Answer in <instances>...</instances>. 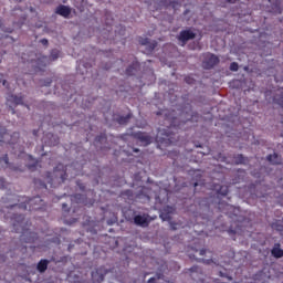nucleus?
Here are the masks:
<instances>
[{
	"mask_svg": "<svg viewBox=\"0 0 283 283\" xmlns=\"http://www.w3.org/2000/svg\"><path fill=\"white\" fill-rule=\"evenodd\" d=\"M13 220V231L15 233H21L20 241L25 242V244H32L36 242L39 235L35 232L30 231L28 222H25V217L23 214H13L11 217Z\"/></svg>",
	"mask_w": 283,
	"mask_h": 283,
	"instance_id": "obj_1",
	"label": "nucleus"
},
{
	"mask_svg": "<svg viewBox=\"0 0 283 283\" xmlns=\"http://www.w3.org/2000/svg\"><path fill=\"white\" fill-rule=\"evenodd\" d=\"M17 203L7 206V209H22V211H45V201L40 196L28 198L17 197Z\"/></svg>",
	"mask_w": 283,
	"mask_h": 283,
	"instance_id": "obj_2",
	"label": "nucleus"
},
{
	"mask_svg": "<svg viewBox=\"0 0 283 283\" xmlns=\"http://www.w3.org/2000/svg\"><path fill=\"white\" fill-rule=\"evenodd\" d=\"M45 180L51 187H56V185H63L67 180V169L62 164H59L52 172L45 174Z\"/></svg>",
	"mask_w": 283,
	"mask_h": 283,
	"instance_id": "obj_3",
	"label": "nucleus"
},
{
	"mask_svg": "<svg viewBox=\"0 0 283 283\" xmlns=\"http://www.w3.org/2000/svg\"><path fill=\"white\" fill-rule=\"evenodd\" d=\"M218 63H220V57H218V55L213 53L203 54L202 67L205 70H213Z\"/></svg>",
	"mask_w": 283,
	"mask_h": 283,
	"instance_id": "obj_4",
	"label": "nucleus"
},
{
	"mask_svg": "<svg viewBox=\"0 0 283 283\" xmlns=\"http://www.w3.org/2000/svg\"><path fill=\"white\" fill-rule=\"evenodd\" d=\"M151 217L147 213L144 214H136L134 217V224H136L137 227H142L143 229L149 227V224L151 223Z\"/></svg>",
	"mask_w": 283,
	"mask_h": 283,
	"instance_id": "obj_5",
	"label": "nucleus"
},
{
	"mask_svg": "<svg viewBox=\"0 0 283 283\" xmlns=\"http://www.w3.org/2000/svg\"><path fill=\"white\" fill-rule=\"evenodd\" d=\"M12 137L19 138V133H13L12 136L8 133V129L6 127L0 126V143H8V145H14V140H12Z\"/></svg>",
	"mask_w": 283,
	"mask_h": 283,
	"instance_id": "obj_6",
	"label": "nucleus"
},
{
	"mask_svg": "<svg viewBox=\"0 0 283 283\" xmlns=\"http://www.w3.org/2000/svg\"><path fill=\"white\" fill-rule=\"evenodd\" d=\"M109 273V270L105 269V266L97 268L92 272V280L94 283H101L105 280V275Z\"/></svg>",
	"mask_w": 283,
	"mask_h": 283,
	"instance_id": "obj_7",
	"label": "nucleus"
},
{
	"mask_svg": "<svg viewBox=\"0 0 283 283\" xmlns=\"http://www.w3.org/2000/svg\"><path fill=\"white\" fill-rule=\"evenodd\" d=\"M176 111H171L170 113H166V120H168L170 127H174V129H180L182 125H185V122H180V118L174 117Z\"/></svg>",
	"mask_w": 283,
	"mask_h": 283,
	"instance_id": "obj_8",
	"label": "nucleus"
},
{
	"mask_svg": "<svg viewBox=\"0 0 283 283\" xmlns=\"http://www.w3.org/2000/svg\"><path fill=\"white\" fill-rule=\"evenodd\" d=\"M177 39L185 45L187 43V41H192V39H196V33L193 31H191L190 29L182 30V31H180Z\"/></svg>",
	"mask_w": 283,
	"mask_h": 283,
	"instance_id": "obj_9",
	"label": "nucleus"
},
{
	"mask_svg": "<svg viewBox=\"0 0 283 283\" xmlns=\"http://www.w3.org/2000/svg\"><path fill=\"white\" fill-rule=\"evenodd\" d=\"M134 138L139 140L142 145H150L151 143V136L147 135V133L137 132L134 134Z\"/></svg>",
	"mask_w": 283,
	"mask_h": 283,
	"instance_id": "obj_10",
	"label": "nucleus"
},
{
	"mask_svg": "<svg viewBox=\"0 0 283 283\" xmlns=\"http://www.w3.org/2000/svg\"><path fill=\"white\" fill-rule=\"evenodd\" d=\"M140 45H146L148 48V52H153L158 46V42L156 41H149L148 38H139Z\"/></svg>",
	"mask_w": 283,
	"mask_h": 283,
	"instance_id": "obj_11",
	"label": "nucleus"
},
{
	"mask_svg": "<svg viewBox=\"0 0 283 283\" xmlns=\"http://www.w3.org/2000/svg\"><path fill=\"white\" fill-rule=\"evenodd\" d=\"M56 14H60V17H64V19H67V17H70V14H72V9H70V7L64 6V4H60L56 10H55Z\"/></svg>",
	"mask_w": 283,
	"mask_h": 283,
	"instance_id": "obj_12",
	"label": "nucleus"
},
{
	"mask_svg": "<svg viewBox=\"0 0 283 283\" xmlns=\"http://www.w3.org/2000/svg\"><path fill=\"white\" fill-rule=\"evenodd\" d=\"M218 206H219V210L222 213H226V216H229V211H237L235 207H233V206H231L229 203H224L222 201H219Z\"/></svg>",
	"mask_w": 283,
	"mask_h": 283,
	"instance_id": "obj_13",
	"label": "nucleus"
},
{
	"mask_svg": "<svg viewBox=\"0 0 283 283\" xmlns=\"http://www.w3.org/2000/svg\"><path fill=\"white\" fill-rule=\"evenodd\" d=\"M138 70H140V64H138V62H133L132 65L126 69V75L134 76Z\"/></svg>",
	"mask_w": 283,
	"mask_h": 283,
	"instance_id": "obj_14",
	"label": "nucleus"
},
{
	"mask_svg": "<svg viewBox=\"0 0 283 283\" xmlns=\"http://www.w3.org/2000/svg\"><path fill=\"white\" fill-rule=\"evenodd\" d=\"M50 264V260L41 259L36 265V270L39 273H45L48 271V266Z\"/></svg>",
	"mask_w": 283,
	"mask_h": 283,
	"instance_id": "obj_15",
	"label": "nucleus"
},
{
	"mask_svg": "<svg viewBox=\"0 0 283 283\" xmlns=\"http://www.w3.org/2000/svg\"><path fill=\"white\" fill-rule=\"evenodd\" d=\"M7 101L12 105H23V95H10Z\"/></svg>",
	"mask_w": 283,
	"mask_h": 283,
	"instance_id": "obj_16",
	"label": "nucleus"
},
{
	"mask_svg": "<svg viewBox=\"0 0 283 283\" xmlns=\"http://www.w3.org/2000/svg\"><path fill=\"white\" fill-rule=\"evenodd\" d=\"M159 6H164L165 8H169L170 6L172 10H178V8H180V2L174 0L167 3V0H159Z\"/></svg>",
	"mask_w": 283,
	"mask_h": 283,
	"instance_id": "obj_17",
	"label": "nucleus"
},
{
	"mask_svg": "<svg viewBox=\"0 0 283 283\" xmlns=\"http://www.w3.org/2000/svg\"><path fill=\"white\" fill-rule=\"evenodd\" d=\"M271 254L273 255V258H276V260H280V258H283V250L280 248V243H275Z\"/></svg>",
	"mask_w": 283,
	"mask_h": 283,
	"instance_id": "obj_18",
	"label": "nucleus"
},
{
	"mask_svg": "<svg viewBox=\"0 0 283 283\" xmlns=\"http://www.w3.org/2000/svg\"><path fill=\"white\" fill-rule=\"evenodd\" d=\"M28 158H29V160H31V164L27 165L28 170L29 171H36V169L39 168V160L34 159L32 157V155H29Z\"/></svg>",
	"mask_w": 283,
	"mask_h": 283,
	"instance_id": "obj_19",
	"label": "nucleus"
},
{
	"mask_svg": "<svg viewBox=\"0 0 283 283\" xmlns=\"http://www.w3.org/2000/svg\"><path fill=\"white\" fill-rule=\"evenodd\" d=\"M266 160L269 163H271V165H281L282 164V161L280 160V157L275 153L273 155H268Z\"/></svg>",
	"mask_w": 283,
	"mask_h": 283,
	"instance_id": "obj_20",
	"label": "nucleus"
},
{
	"mask_svg": "<svg viewBox=\"0 0 283 283\" xmlns=\"http://www.w3.org/2000/svg\"><path fill=\"white\" fill-rule=\"evenodd\" d=\"M34 187L35 189H45L48 190V185H45V182H43L41 179H34Z\"/></svg>",
	"mask_w": 283,
	"mask_h": 283,
	"instance_id": "obj_21",
	"label": "nucleus"
},
{
	"mask_svg": "<svg viewBox=\"0 0 283 283\" xmlns=\"http://www.w3.org/2000/svg\"><path fill=\"white\" fill-rule=\"evenodd\" d=\"M129 118H132V114H128L126 116H120L117 118V123L119 125H127V123H129Z\"/></svg>",
	"mask_w": 283,
	"mask_h": 283,
	"instance_id": "obj_22",
	"label": "nucleus"
},
{
	"mask_svg": "<svg viewBox=\"0 0 283 283\" xmlns=\"http://www.w3.org/2000/svg\"><path fill=\"white\" fill-rule=\"evenodd\" d=\"M234 163L235 165H245L247 158L243 155H237L234 156Z\"/></svg>",
	"mask_w": 283,
	"mask_h": 283,
	"instance_id": "obj_23",
	"label": "nucleus"
},
{
	"mask_svg": "<svg viewBox=\"0 0 283 283\" xmlns=\"http://www.w3.org/2000/svg\"><path fill=\"white\" fill-rule=\"evenodd\" d=\"M228 193H229V187H227V186H221V187L219 188V190L217 191L218 198H220V196L224 197V196H227Z\"/></svg>",
	"mask_w": 283,
	"mask_h": 283,
	"instance_id": "obj_24",
	"label": "nucleus"
},
{
	"mask_svg": "<svg viewBox=\"0 0 283 283\" xmlns=\"http://www.w3.org/2000/svg\"><path fill=\"white\" fill-rule=\"evenodd\" d=\"M95 143L98 144H103V143H107V135L105 134H101L97 137H95Z\"/></svg>",
	"mask_w": 283,
	"mask_h": 283,
	"instance_id": "obj_25",
	"label": "nucleus"
},
{
	"mask_svg": "<svg viewBox=\"0 0 283 283\" xmlns=\"http://www.w3.org/2000/svg\"><path fill=\"white\" fill-rule=\"evenodd\" d=\"M59 56H61V51L53 49L51 51V60L52 61H56V59H59Z\"/></svg>",
	"mask_w": 283,
	"mask_h": 283,
	"instance_id": "obj_26",
	"label": "nucleus"
},
{
	"mask_svg": "<svg viewBox=\"0 0 283 283\" xmlns=\"http://www.w3.org/2000/svg\"><path fill=\"white\" fill-rule=\"evenodd\" d=\"M188 271H189L190 275H193V273H202V270H200V266H198V265H193Z\"/></svg>",
	"mask_w": 283,
	"mask_h": 283,
	"instance_id": "obj_27",
	"label": "nucleus"
},
{
	"mask_svg": "<svg viewBox=\"0 0 283 283\" xmlns=\"http://www.w3.org/2000/svg\"><path fill=\"white\" fill-rule=\"evenodd\" d=\"M197 262H202L203 264H211L213 263L212 259H195Z\"/></svg>",
	"mask_w": 283,
	"mask_h": 283,
	"instance_id": "obj_28",
	"label": "nucleus"
},
{
	"mask_svg": "<svg viewBox=\"0 0 283 283\" xmlns=\"http://www.w3.org/2000/svg\"><path fill=\"white\" fill-rule=\"evenodd\" d=\"M239 67H240V66L238 65L237 62H232V63L230 64V70H231V72H238Z\"/></svg>",
	"mask_w": 283,
	"mask_h": 283,
	"instance_id": "obj_29",
	"label": "nucleus"
},
{
	"mask_svg": "<svg viewBox=\"0 0 283 283\" xmlns=\"http://www.w3.org/2000/svg\"><path fill=\"white\" fill-rule=\"evenodd\" d=\"M274 12H276V14H282V7H280V4L276 1L275 8H273Z\"/></svg>",
	"mask_w": 283,
	"mask_h": 283,
	"instance_id": "obj_30",
	"label": "nucleus"
},
{
	"mask_svg": "<svg viewBox=\"0 0 283 283\" xmlns=\"http://www.w3.org/2000/svg\"><path fill=\"white\" fill-rule=\"evenodd\" d=\"M272 228H273V229H276V231H280V232L283 231V226H282V224L273 223V224H272Z\"/></svg>",
	"mask_w": 283,
	"mask_h": 283,
	"instance_id": "obj_31",
	"label": "nucleus"
},
{
	"mask_svg": "<svg viewBox=\"0 0 283 283\" xmlns=\"http://www.w3.org/2000/svg\"><path fill=\"white\" fill-rule=\"evenodd\" d=\"M198 118H200V116L198 115V113H192V114H191V117L188 118V120H196V122H198Z\"/></svg>",
	"mask_w": 283,
	"mask_h": 283,
	"instance_id": "obj_32",
	"label": "nucleus"
},
{
	"mask_svg": "<svg viewBox=\"0 0 283 283\" xmlns=\"http://www.w3.org/2000/svg\"><path fill=\"white\" fill-rule=\"evenodd\" d=\"M62 211H63L64 213H70V207H67V203H63V205H62Z\"/></svg>",
	"mask_w": 283,
	"mask_h": 283,
	"instance_id": "obj_33",
	"label": "nucleus"
},
{
	"mask_svg": "<svg viewBox=\"0 0 283 283\" xmlns=\"http://www.w3.org/2000/svg\"><path fill=\"white\" fill-rule=\"evenodd\" d=\"M1 160L4 161V165H9V164H10V158L8 157V154H6V155L1 158Z\"/></svg>",
	"mask_w": 283,
	"mask_h": 283,
	"instance_id": "obj_34",
	"label": "nucleus"
},
{
	"mask_svg": "<svg viewBox=\"0 0 283 283\" xmlns=\"http://www.w3.org/2000/svg\"><path fill=\"white\" fill-rule=\"evenodd\" d=\"M74 199L77 200V202H83V201H81V200H83V195L76 193V195H74Z\"/></svg>",
	"mask_w": 283,
	"mask_h": 283,
	"instance_id": "obj_35",
	"label": "nucleus"
},
{
	"mask_svg": "<svg viewBox=\"0 0 283 283\" xmlns=\"http://www.w3.org/2000/svg\"><path fill=\"white\" fill-rule=\"evenodd\" d=\"M43 85H44L45 87H50V85H52V80H51V78H46V80L44 81Z\"/></svg>",
	"mask_w": 283,
	"mask_h": 283,
	"instance_id": "obj_36",
	"label": "nucleus"
},
{
	"mask_svg": "<svg viewBox=\"0 0 283 283\" xmlns=\"http://www.w3.org/2000/svg\"><path fill=\"white\" fill-rule=\"evenodd\" d=\"M0 29L3 30L4 32H9V33L12 32V29H3V23H1V21H0Z\"/></svg>",
	"mask_w": 283,
	"mask_h": 283,
	"instance_id": "obj_37",
	"label": "nucleus"
},
{
	"mask_svg": "<svg viewBox=\"0 0 283 283\" xmlns=\"http://www.w3.org/2000/svg\"><path fill=\"white\" fill-rule=\"evenodd\" d=\"M6 187V180L0 177V189H3Z\"/></svg>",
	"mask_w": 283,
	"mask_h": 283,
	"instance_id": "obj_38",
	"label": "nucleus"
},
{
	"mask_svg": "<svg viewBox=\"0 0 283 283\" xmlns=\"http://www.w3.org/2000/svg\"><path fill=\"white\" fill-rule=\"evenodd\" d=\"M160 218H163V220H171L169 214H160Z\"/></svg>",
	"mask_w": 283,
	"mask_h": 283,
	"instance_id": "obj_39",
	"label": "nucleus"
},
{
	"mask_svg": "<svg viewBox=\"0 0 283 283\" xmlns=\"http://www.w3.org/2000/svg\"><path fill=\"white\" fill-rule=\"evenodd\" d=\"M40 43H42V45H48L49 44L48 39L40 40Z\"/></svg>",
	"mask_w": 283,
	"mask_h": 283,
	"instance_id": "obj_40",
	"label": "nucleus"
},
{
	"mask_svg": "<svg viewBox=\"0 0 283 283\" xmlns=\"http://www.w3.org/2000/svg\"><path fill=\"white\" fill-rule=\"evenodd\" d=\"M207 254V249H201L199 251V255H206Z\"/></svg>",
	"mask_w": 283,
	"mask_h": 283,
	"instance_id": "obj_41",
	"label": "nucleus"
},
{
	"mask_svg": "<svg viewBox=\"0 0 283 283\" xmlns=\"http://www.w3.org/2000/svg\"><path fill=\"white\" fill-rule=\"evenodd\" d=\"M170 227H171L172 231H176V229H178V228L176 227V223H175V222H170Z\"/></svg>",
	"mask_w": 283,
	"mask_h": 283,
	"instance_id": "obj_42",
	"label": "nucleus"
},
{
	"mask_svg": "<svg viewBox=\"0 0 283 283\" xmlns=\"http://www.w3.org/2000/svg\"><path fill=\"white\" fill-rule=\"evenodd\" d=\"M229 235H235V230H228Z\"/></svg>",
	"mask_w": 283,
	"mask_h": 283,
	"instance_id": "obj_43",
	"label": "nucleus"
},
{
	"mask_svg": "<svg viewBox=\"0 0 283 283\" xmlns=\"http://www.w3.org/2000/svg\"><path fill=\"white\" fill-rule=\"evenodd\" d=\"M166 143L167 145H171L174 142L171 140V138L168 137Z\"/></svg>",
	"mask_w": 283,
	"mask_h": 283,
	"instance_id": "obj_44",
	"label": "nucleus"
},
{
	"mask_svg": "<svg viewBox=\"0 0 283 283\" xmlns=\"http://www.w3.org/2000/svg\"><path fill=\"white\" fill-rule=\"evenodd\" d=\"M186 83H193V80L186 77Z\"/></svg>",
	"mask_w": 283,
	"mask_h": 283,
	"instance_id": "obj_45",
	"label": "nucleus"
},
{
	"mask_svg": "<svg viewBox=\"0 0 283 283\" xmlns=\"http://www.w3.org/2000/svg\"><path fill=\"white\" fill-rule=\"evenodd\" d=\"M2 85H4V86L8 85V81L3 80Z\"/></svg>",
	"mask_w": 283,
	"mask_h": 283,
	"instance_id": "obj_46",
	"label": "nucleus"
},
{
	"mask_svg": "<svg viewBox=\"0 0 283 283\" xmlns=\"http://www.w3.org/2000/svg\"><path fill=\"white\" fill-rule=\"evenodd\" d=\"M10 109H11L12 114H15V111H14V108L12 106H10Z\"/></svg>",
	"mask_w": 283,
	"mask_h": 283,
	"instance_id": "obj_47",
	"label": "nucleus"
},
{
	"mask_svg": "<svg viewBox=\"0 0 283 283\" xmlns=\"http://www.w3.org/2000/svg\"><path fill=\"white\" fill-rule=\"evenodd\" d=\"M134 151H135V154H138L139 150L138 149H134Z\"/></svg>",
	"mask_w": 283,
	"mask_h": 283,
	"instance_id": "obj_48",
	"label": "nucleus"
},
{
	"mask_svg": "<svg viewBox=\"0 0 283 283\" xmlns=\"http://www.w3.org/2000/svg\"><path fill=\"white\" fill-rule=\"evenodd\" d=\"M195 259V256L193 255H190V260H193Z\"/></svg>",
	"mask_w": 283,
	"mask_h": 283,
	"instance_id": "obj_49",
	"label": "nucleus"
},
{
	"mask_svg": "<svg viewBox=\"0 0 283 283\" xmlns=\"http://www.w3.org/2000/svg\"><path fill=\"white\" fill-rule=\"evenodd\" d=\"M150 0H145V3H149Z\"/></svg>",
	"mask_w": 283,
	"mask_h": 283,
	"instance_id": "obj_50",
	"label": "nucleus"
},
{
	"mask_svg": "<svg viewBox=\"0 0 283 283\" xmlns=\"http://www.w3.org/2000/svg\"><path fill=\"white\" fill-rule=\"evenodd\" d=\"M195 187H198V182H195Z\"/></svg>",
	"mask_w": 283,
	"mask_h": 283,
	"instance_id": "obj_51",
	"label": "nucleus"
},
{
	"mask_svg": "<svg viewBox=\"0 0 283 283\" xmlns=\"http://www.w3.org/2000/svg\"><path fill=\"white\" fill-rule=\"evenodd\" d=\"M167 209H170V210H171L172 208L168 207Z\"/></svg>",
	"mask_w": 283,
	"mask_h": 283,
	"instance_id": "obj_52",
	"label": "nucleus"
},
{
	"mask_svg": "<svg viewBox=\"0 0 283 283\" xmlns=\"http://www.w3.org/2000/svg\"><path fill=\"white\" fill-rule=\"evenodd\" d=\"M220 275H221V277H222V272H220Z\"/></svg>",
	"mask_w": 283,
	"mask_h": 283,
	"instance_id": "obj_53",
	"label": "nucleus"
},
{
	"mask_svg": "<svg viewBox=\"0 0 283 283\" xmlns=\"http://www.w3.org/2000/svg\"><path fill=\"white\" fill-rule=\"evenodd\" d=\"M229 280H233V279L230 276Z\"/></svg>",
	"mask_w": 283,
	"mask_h": 283,
	"instance_id": "obj_54",
	"label": "nucleus"
},
{
	"mask_svg": "<svg viewBox=\"0 0 283 283\" xmlns=\"http://www.w3.org/2000/svg\"><path fill=\"white\" fill-rule=\"evenodd\" d=\"M197 147H202L201 145L197 146Z\"/></svg>",
	"mask_w": 283,
	"mask_h": 283,
	"instance_id": "obj_55",
	"label": "nucleus"
},
{
	"mask_svg": "<svg viewBox=\"0 0 283 283\" xmlns=\"http://www.w3.org/2000/svg\"><path fill=\"white\" fill-rule=\"evenodd\" d=\"M0 233H1V228H0Z\"/></svg>",
	"mask_w": 283,
	"mask_h": 283,
	"instance_id": "obj_56",
	"label": "nucleus"
}]
</instances>
